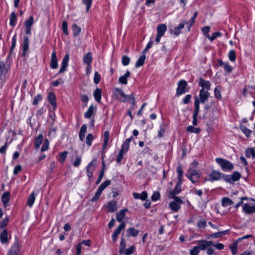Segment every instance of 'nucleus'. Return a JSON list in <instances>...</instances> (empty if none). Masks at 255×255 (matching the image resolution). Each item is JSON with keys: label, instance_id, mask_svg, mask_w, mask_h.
I'll list each match as a JSON object with an SVG mask.
<instances>
[{"label": "nucleus", "instance_id": "1", "mask_svg": "<svg viewBox=\"0 0 255 255\" xmlns=\"http://www.w3.org/2000/svg\"><path fill=\"white\" fill-rule=\"evenodd\" d=\"M216 162L224 171H230L234 169L233 164L229 161L222 158H216Z\"/></svg>", "mask_w": 255, "mask_h": 255}, {"label": "nucleus", "instance_id": "2", "mask_svg": "<svg viewBox=\"0 0 255 255\" xmlns=\"http://www.w3.org/2000/svg\"><path fill=\"white\" fill-rule=\"evenodd\" d=\"M241 177V174L237 172H234L232 175H223L222 179L225 180L227 182L230 183H233L236 181H238Z\"/></svg>", "mask_w": 255, "mask_h": 255}, {"label": "nucleus", "instance_id": "3", "mask_svg": "<svg viewBox=\"0 0 255 255\" xmlns=\"http://www.w3.org/2000/svg\"><path fill=\"white\" fill-rule=\"evenodd\" d=\"M177 88L176 89V95L178 96L182 94L185 93L186 92L188 91V90H186V88L187 87V82L184 80H181L179 81L177 83Z\"/></svg>", "mask_w": 255, "mask_h": 255}, {"label": "nucleus", "instance_id": "4", "mask_svg": "<svg viewBox=\"0 0 255 255\" xmlns=\"http://www.w3.org/2000/svg\"><path fill=\"white\" fill-rule=\"evenodd\" d=\"M197 14H198L197 12V11L195 12L193 14V16L192 17L191 19L189 20V21H188L186 20H183L182 22H181L179 24L178 27L180 29H182L184 28V25L185 24H187V27H188V31H190L191 26L193 25V24L195 22V20L196 18L197 17Z\"/></svg>", "mask_w": 255, "mask_h": 255}, {"label": "nucleus", "instance_id": "5", "mask_svg": "<svg viewBox=\"0 0 255 255\" xmlns=\"http://www.w3.org/2000/svg\"><path fill=\"white\" fill-rule=\"evenodd\" d=\"M170 198L174 199V201L169 204L170 208L174 212L178 211L180 208V204L183 202L182 200L179 197Z\"/></svg>", "mask_w": 255, "mask_h": 255}, {"label": "nucleus", "instance_id": "6", "mask_svg": "<svg viewBox=\"0 0 255 255\" xmlns=\"http://www.w3.org/2000/svg\"><path fill=\"white\" fill-rule=\"evenodd\" d=\"M223 174L217 170H213L208 175V178H205V181H210L213 182L216 180H219L221 178H222Z\"/></svg>", "mask_w": 255, "mask_h": 255}, {"label": "nucleus", "instance_id": "7", "mask_svg": "<svg viewBox=\"0 0 255 255\" xmlns=\"http://www.w3.org/2000/svg\"><path fill=\"white\" fill-rule=\"evenodd\" d=\"M182 181H178L175 187L168 193V198L177 197L176 195L179 194L181 190Z\"/></svg>", "mask_w": 255, "mask_h": 255}, {"label": "nucleus", "instance_id": "8", "mask_svg": "<svg viewBox=\"0 0 255 255\" xmlns=\"http://www.w3.org/2000/svg\"><path fill=\"white\" fill-rule=\"evenodd\" d=\"M188 174H190V175H187V176L190 178L193 183H195L196 180L200 177V173L197 170H192L191 167L189 169Z\"/></svg>", "mask_w": 255, "mask_h": 255}, {"label": "nucleus", "instance_id": "9", "mask_svg": "<svg viewBox=\"0 0 255 255\" xmlns=\"http://www.w3.org/2000/svg\"><path fill=\"white\" fill-rule=\"evenodd\" d=\"M210 95V94L208 91L201 89L199 93V103H205L208 100Z\"/></svg>", "mask_w": 255, "mask_h": 255}, {"label": "nucleus", "instance_id": "10", "mask_svg": "<svg viewBox=\"0 0 255 255\" xmlns=\"http://www.w3.org/2000/svg\"><path fill=\"white\" fill-rule=\"evenodd\" d=\"M198 84L199 86L202 87L201 89L206 90V91H207L210 90L211 85L210 82L204 80L202 77L200 78Z\"/></svg>", "mask_w": 255, "mask_h": 255}, {"label": "nucleus", "instance_id": "11", "mask_svg": "<svg viewBox=\"0 0 255 255\" xmlns=\"http://www.w3.org/2000/svg\"><path fill=\"white\" fill-rule=\"evenodd\" d=\"M212 242L211 241H208L206 240H200L198 242V247L200 250H205L207 247H209L212 245Z\"/></svg>", "mask_w": 255, "mask_h": 255}, {"label": "nucleus", "instance_id": "12", "mask_svg": "<svg viewBox=\"0 0 255 255\" xmlns=\"http://www.w3.org/2000/svg\"><path fill=\"white\" fill-rule=\"evenodd\" d=\"M69 60V54H67L65 55V56L64 57V58L62 60V66L59 71L58 74L63 73L66 70V68L68 65Z\"/></svg>", "mask_w": 255, "mask_h": 255}, {"label": "nucleus", "instance_id": "13", "mask_svg": "<svg viewBox=\"0 0 255 255\" xmlns=\"http://www.w3.org/2000/svg\"><path fill=\"white\" fill-rule=\"evenodd\" d=\"M0 241L2 244H7L9 243L8 235L6 229H4L0 234Z\"/></svg>", "mask_w": 255, "mask_h": 255}, {"label": "nucleus", "instance_id": "14", "mask_svg": "<svg viewBox=\"0 0 255 255\" xmlns=\"http://www.w3.org/2000/svg\"><path fill=\"white\" fill-rule=\"evenodd\" d=\"M57 59L56 52L53 51L51 54L50 60V67L52 69H56L58 67Z\"/></svg>", "mask_w": 255, "mask_h": 255}, {"label": "nucleus", "instance_id": "15", "mask_svg": "<svg viewBox=\"0 0 255 255\" xmlns=\"http://www.w3.org/2000/svg\"><path fill=\"white\" fill-rule=\"evenodd\" d=\"M92 61L93 58L91 52H88L84 56L83 61L88 65V69L91 68V63L92 62Z\"/></svg>", "mask_w": 255, "mask_h": 255}, {"label": "nucleus", "instance_id": "16", "mask_svg": "<svg viewBox=\"0 0 255 255\" xmlns=\"http://www.w3.org/2000/svg\"><path fill=\"white\" fill-rule=\"evenodd\" d=\"M243 211L247 214L255 213V205L250 206L248 204H245L243 206Z\"/></svg>", "mask_w": 255, "mask_h": 255}, {"label": "nucleus", "instance_id": "17", "mask_svg": "<svg viewBox=\"0 0 255 255\" xmlns=\"http://www.w3.org/2000/svg\"><path fill=\"white\" fill-rule=\"evenodd\" d=\"M133 196L135 199L145 200L147 197V193L146 191H143L141 194L135 192L133 193Z\"/></svg>", "mask_w": 255, "mask_h": 255}, {"label": "nucleus", "instance_id": "18", "mask_svg": "<svg viewBox=\"0 0 255 255\" xmlns=\"http://www.w3.org/2000/svg\"><path fill=\"white\" fill-rule=\"evenodd\" d=\"M29 39L28 37L24 36L23 38V45H22V56L25 55V53L27 51L29 48Z\"/></svg>", "mask_w": 255, "mask_h": 255}, {"label": "nucleus", "instance_id": "19", "mask_svg": "<svg viewBox=\"0 0 255 255\" xmlns=\"http://www.w3.org/2000/svg\"><path fill=\"white\" fill-rule=\"evenodd\" d=\"M128 209H125L121 210L116 215V219L119 222H122L125 217L126 212H127Z\"/></svg>", "mask_w": 255, "mask_h": 255}, {"label": "nucleus", "instance_id": "20", "mask_svg": "<svg viewBox=\"0 0 255 255\" xmlns=\"http://www.w3.org/2000/svg\"><path fill=\"white\" fill-rule=\"evenodd\" d=\"M108 212H114L117 210V202L115 201L110 202L107 205Z\"/></svg>", "mask_w": 255, "mask_h": 255}, {"label": "nucleus", "instance_id": "21", "mask_svg": "<svg viewBox=\"0 0 255 255\" xmlns=\"http://www.w3.org/2000/svg\"><path fill=\"white\" fill-rule=\"evenodd\" d=\"M167 29V26L165 24H160L157 27L158 35L163 36Z\"/></svg>", "mask_w": 255, "mask_h": 255}, {"label": "nucleus", "instance_id": "22", "mask_svg": "<svg viewBox=\"0 0 255 255\" xmlns=\"http://www.w3.org/2000/svg\"><path fill=\"white\" fill-rule=\"evenodd\" d=\"M132 139V136H131L130 138H127L124 143L122 144L121 150L125 151V152H127L129 149V144Z\"/></svg>", "mask_w": 255, "mask_h": 255}, {"label": "nucleus", "instance_id": "23", "mask_svg": "<svg viewBox=\"0 0 255 255\" xmlns=\"http://www.w3.org/2000/svg\"><path fill=\"white\" fill-rule=\"evenodd\" d=\"M18 250L19 246L17 242H16L11 247V249L9 251L8 255H18L17 252Z\"/></svg>", "mask_w": 255, "mask_h": 255}, {"label": "nucleus", "instance_id": "24", "mask_svg": "<svg viewBox=\"0 0 255 255\" xmlns=\"http://www.w3.org/2000/svg\"><path fill=\"white\" fill-rule=\"evenodd\" d=\"M10 193L8 192H5L2 195L1 201L5 207L9 201Z\"/></svg>", "mask_w": 255, "mask_h": 255}, {"label": "nucleus", "instance_id": "25", "mask_svg": "<svg viewBox=\"0 0 255 255\" xmlns=\"http://www.w3.org/2000/svg\"><path fill=\"white\" fill-rule=\"evenodd\" d=\"M94 97L95 100L97 102L100 103L102 97V90L98 88H96L94 92Z\"/></svg>", "mask_w": 255, "mask_h": 255}, {"label": "nucleus", "instance_id": "26", "mask_svg": "<svg viewBox=\"0 0 255 255\" xmlns=\"http://www.w3.org/2000/svg\"><path fill=\"white\" fill-rule=\"evenodd\" d=\"M130 76V72L129 71H127L126 74L121 76L119 79V81L120 83L126 85L128 83L127 78Z\"/></svg>", "mask_w": 255, "mask_h": 255}, {"label": "nucleus", "instance_id": "27", "mask_svg": "<svg viewBox=\"0 0 255 255\" xmlns=\"http://www.w3.org/2000/svg\"><path fill=\"white\" fill-rule=\"evenodd\" d=\"M48 99L51 105L53 106V108L55 109L56 107V97L54 94L53 93H50L48 94Z\"/></svg>", "mask_w": 255, "mask_h": 255}, {"label": "nucleus", "instance_id": "28", "mask_svg": "<svg viewBox=\"0 0 255 255\" xmlns=\"http://www.w3.org/2000/svg\"><path fill=\"white\" fill-rule=\"evenodd\" d=\"M73 34L74 37L77 36L81 31V28L76 23H74L72 26Z\"/></svg>", "mask_w": 255, "mask_h": 255}, {"label": "nucleus", "instance_id": "29", "mask_svg": "<svg viewBox=\"0 0 255 255\" xmlns=\"http://www.w3.org/2000/svg\"><path fill=\"white\" fill-rule=\"evenodd\" d=\"M43 140V136L42 134H39L35 139L34 147L35 149H38L40 145L41 144Z\"/></svg>", "mask_w": 255, "mask_h": 255}, {"label": "nucleus", "instance_id": "30", "mask_svg": "<svg viewBox=\"0 0 255 255\" xmlns=\"http://www.w3.org/2000/svg\"><path fill=\"white\" fill-rule=\"evenodd\" d=\"M35 200V194L34 192H32L27 198V204L30 207H32L33 205Z\"/></svg>", "mask_w": 255, "mask_h": 255}, {"label": "nucleus", "instance_id": "31", "mask_svg": "<svg viewBox=\"0 0 255 255\" xmlns=\"http://www.w3.org/2000/svg\"><path fill=\"white\" fill-rule=\"evenodd\" d=\"M87 126L85 125H84L82 126L80 132H79V138L81 141H83L85 136V133L87 132Z\"/></svg>", "mask_w": 255, "mask_h": 255}, {"label": "nucleus", "instance_id": "32", "mask_svg": "<svg viewBox=\"0 0 255 255\" xmlns=\"http://www.w3.org/2000/svg\"><path fill=\"white\" fill-rule=\"evenodd\" d=\"M128 236L136 237L139 233V231L135 229L134 228H129L127 230Z\"/></svg>", "mask_w": 255, "mask_h": 255}, {"label": "nucleus", "instance_id": "33", "mask_svg": "<svg viewBox=\"0 0 255 255\" xmlns=\"http://www.w3.org/2000/svg\"><path fill=\"white\" fill-rule=\"evenodd\" d=\"M97 163V160L96 159H94L92 160V161L86 167L87 172H93L95 169V165Z\"/></svg>", "mask_w": 255, "mask_h": 255}, {"label": "nucleus", "instance_id": "34", "mask_svg": "<svg viewBox=\"0 0 255 255\" xmlns=\"http://www.w3.org/2000/svg\"><path fill=\"white\" fill-rule=\"evenodd\" d=\"M199 100L197 97L196 98L195 100L194 106L195 109L193 112V116L197 117L198 113L199 112L200 108H199Z\"/></svg>", "mask_w": 255, "mask_h": 255}, {"label": "nucleus", "instance_id": "35", "mask_svg": "<svg viewBox=\"0 0 255 255\" xmlns=\"http://www.w3.org/2000/svg\"><path fill=\"white\" fill-rule=\"evenodd\" d=\"M146 58V56L144 54L142 55L141 56H140L138 59L137 60V61L135 63V67L136 68H138L140 66H141L143 65L145 60Z\"/></svg>", "mask_w": 255, "mask_h": 255}, {"label": "nucleus", "instance_id": "36", "mask_svg": "<svg viewBox=\"0 0 255 255\" xmlns=\"http://www.w3.org/2000/svg\"><path fill=\"white\" fill-rule=\"evenodd\" d=\"M221 90V87L220 86H217L214 89L215 97L218 100H220L222 99Z\"/></svg>", "mask_w": 255, "mask_h": 255}, {"label": "nucleus", "instance_id": "37", "mask_svg": "<svg viewBox=\"0 0 255 255\" xmlns=\"http://www.w3.org/2000/svg\"><path fill=\"white\" fill-rule=\"evenodd\" d=\"M111 183V181L109 180H107L102 183L100 186L99 187L97 191H98L101 193H102L103 191Z\"/></svg>", "mask_w": 255, "mask_h": 255}, {"label": "nucleus", "instance_id": "38", "mask_svg": "<svg viewBox=\"0 0 255 255\" xmlns=\"http://www.w3.org/2000/svg\"><path fill=\"white\" fill-rule=\"evenodd\" d=\"M16 40H17L16 35L15 34L12 37V38L11 46V47H10L9 54V55H8V56L7 57V59H8L10 57V55L12 53L13 49H14V48L15 47V45H16Z\"/></svg>", "mask_w": 255, "mask_h": 255}, {"label": "nucleus", "instance_id": "39", "mask_svg": "<svg viewBox=\"0 0 255 255\" xmlns=\"http://www.w3.org/2000/svg\"><path fill=\"white\" fill-rule=\"evenodd\" d=\"M240 129L246 135L247 137H249L252 133V131L251 130L248 129L245 126L241 125L240 127Z\"/></svg>", "mask_w": 255, "mask_h": 255}, {"label": "nucleus", "instance_id": "40", "mask_svg": "<svg viewBox=\"0 0 255 255\" xmlns=\"http://www.w3.org/2000/svg\"><path fill=\"white\" fill-rule=\"evenodd\" d=\"M233 201L228 197H224L222 200V205L223 207H227L229 205H232Z\"/></svg>", "mask_w": 255, "mask_h": 255}, {"label": "nucleus", "instance_id": "41", "mask_svg": "<svg viewBox=\"0 0 255 255\" xmlns=\"http://www.w3.org/2000/svg\"><path fill=\"white\" fill-rule=\"evenodd\" d=\"M95 108L93 105H91L89 108L88 111L85 113V117L87 119H90L94 113Z\"/></svg>", "mask_w": 255, "mask_h": 255}, {"label": "nucleus", "instance_id": "42", "mask_svg": "<svg viewBox=\"0 0 255 255\" xmlns=\"http://www.w3.org/2000/svg\"><path fill=\"white\" fill-rule=\"evenodd\" d=\"M229 230L224 231L222 232H219L217 233H215L210 235V237L212 238H217L218 237H222L224 235H225L227 234Z\"/></svg>", "mask_w": 255, "mask_h": 255}, {"label": "nucleus", "instance_id": "43", "mask_svg": "<svg viewBox=\"0 0 255 255\" xmlns=\"http://www.w3.org/2000/svg\"><path fill=\"white\" fill-rule=\"evenodd\" d=\"M246 156L247 157L249 158L251 156L253 159L255 158V151L253 148H248L246 151Z\"/></svg>", "mask_w": 255, "mask_h": 255}, {"label": "nucleus", "instance_id": "44", "mask_svg": "<svg viewBox=\"0 0 255 255\" xmlns=\"http://www.w3.org/2000/svg\"><path fill=\"white\" fill-rule=\"evenodd\" d=\"M109 135H110L109 131L108 130H106L104 133L103 149H104L106 147V146L108 144L109 139Z\"/></svg>", "mask_w": 255, "mask_h": 255}, {"label": "nucleus", "instance_id": "45", "mask_svg": "<svg viewBox=\"0 0 255 255\" xmlns=\"http://www.w3.org/2000/svg\"><path fill=\"white\" fill-rule=\"evenodd\" d=\"M229 248L232 251L233 255H235L238 252V242H234L229 246Z\"/></svg>", "mask_w": 255, "mask_h": 255}, {"label": "nucleus", "instance_id": "46", "mask_svg": "<svg viewBox=\"0 0 255 255\" xmlns=\"http://www.w3.org/2000/svg\"><path fill=\"white\" fill-rule=\"evenodd\" d=\"M187 131L190 132H194L196 133H198L201 131V128H194L192 126H189L187 128Z\"/></svg>", "mask_w": 255, "mask_h": 255}, {"label": "nucleus", "instance_id": "47", "mask_svg": "<svg viewBox=\"0 0 255 255\" xmlns=\"http://www.w3.org/2000/svg\"><path fill=\"white\" fill-rule=\"evenodd\" d=\"M114 93L115 95L117 98H118V97L119 96H121L123 98L125 96V94L124 93V91L121 89H119V88H115L114 89Z\"/></svg>", "mask_w": 255, "mask_h": 255}, {"label": "nucleus", "instance_id": "48", "mask_svg": "<svg viewBox=\"0 0 255 255\" xmlns=\"http://www.w3.org/2000/svg\"><path fill=\"white\" fill-rule=\"evenodd\" d=\"M10 22L9 24L11 26H14L15 24L16 20V15L15 12H13L10 14Z\"/></svg>", "mask_w": 255, "mask_h": 255}, {"label": "nucleus", "instance_id": "49", "mask_svg": "<svg viewBox=\"0 0 255 255\" xmlns=\"http://www.w3.org/2000/svg\"><path fill=\"white\" fill-rule=\"evenodd\" d=\"M34 22V19L33 16H30L29 18L26 19L25 21V27H31L32 25Z\"/></svg>", "mask_w": 255, "mask_h": 255}, {"label": "nucleus", "instance_id": "50", "mask_svg": "<svg viewBox=\"0 0 255 255\" xmlns=\"http://www.w3.org/2000/svg\"><path fill=\"white\" fill-rule=\"evenodd\" d=\"M8 68L6 67L4 62L0 60V71L3 73H7Z\"/></svg>", "mask_w": 255, "mask_h": 255}, {"label": "nucleus", "instance_id": "51", "mask_svg": "<svg viewBox=\"0 0 255 255\" xmlns=\"http://www.w3.org/2000/svg\"><path fill=\"white\" fill-rule=\"evenodd\" d=\"M177 172L178 173V181H182L183 177V170L181 166H178L177 167Z\"/></svg>", "mask_w": 255, "mask_h": 255}, {"label": "nucleus", "instance_id": "52", "mask_svg": "<svg viewBox=\"0 0 255 255\" xmlns=\"http://www.w3.org/2000/svg\"><path fill=\"white\" fill-rule=\"evenodd\" d=\"M126 227L125 222H122L118 227V228L115 230L114 233L118 234V235L120 234L121 231L125 229Z\"/></svg>", "mask_w": 255, "mask_h": 255}, {"label": "nucleus", "instance_id": "53", "mask_svg": "<svg viewBox=\"0 0 255 255\" xmlns=\"http://www.w3.org/2000/svg\"><path fill=\"white\" fill-rule=\"evenodd\" d=\"M229 58L232 62H234L236 60V53L234 50H230L228 54Z\"/></svg>", "mask_w": 255, "mask_h": 255}, {"label": "nucleus", "instance_id": "54", "mask_svg": "<svg viewBox=\"0 0 255 255\" xmlns=\"http://www.w3.org/2000/svg\"><path fill=\"white\" fill-rule=\"evenodd\" d=\"M94 139V136L92 133H89L86 137V143L88 146L92 145V141Z\"/></svg>", "mask_w": 255, "mask_h": 255}, {"label": "nucleus", "instance_id": "55", "mask_svg": "<svg viewBox=\"0 0 255 255\" xmlns=\"http://www.w3.org/2000/svg\"><path fill=\"white\" fill-rule=\"evenodd\" d=\"M68 154V152L66 151H65L64 152H61L59 153V161L61 163L63 162Z\"/></svg>", "mask_w": 255, "mask_h": 255}, {"label": "nucleus", "instance_id": "56", "mask_svg": "<svg viewBox=\"0 0 255 255\" xmlns=\"http://www.w3.org/2000/svg\"><path fill=\"white\" fill-rule=\"evenodd\" d=\"M126 248V242L124 238L122 239L121 242L120 243V253L121 254H123L124 253V250Z\"/></svg>", "mask_w": 255, "mask_h": 255}, {"label": "nucleus", "instance_id": "57", "mask_svg": "<svg viewBox=\"0 0 255 255\" xmlns=\"http://www.w3.org/2000/svg\"><path fill=\"white\" fill-rule=\"evenodd\" d=\"M130 59L128 56H127L126 55H124L122 57V64L124 66H127L129 64V63L130 62Z\"/></svg>", "mask_w": 255, "mask_h": 255}, {"label": "nucleus", "instance_id": "58", "mask_svg": "<svg viewBox=\"0 0 255 255\" xmlns=\"http://www.w3.org/2000/svg\"><path fill=\"white\" fill-rule=\"evenodd\" d=\"M199 252V248L197 246L194 247L192 250L190 251V254L191 255H198Z\"/></svg>", "mask_w": 255, "mask_h": 255}, {"label": "nucleus", "instance_id": "59", "mask_svg": "<svg viewBox=\"0 0 255 255\" xmlns=\"http://www.w3.org/2000/svg\"><path fill=\"white\" fill-rule=\"evenodd\" d=\"M62 30L63 31V32L64 33V34H65L66 35H68V24H67V22L66 21H63L62 22Z\"/></svg>", "mask_w": 255, "mask_h": 255}, {"label": "nucleus", "instance_id": "60", "mask_svg": "<svg viewBox=\"0 0 255 255\" xmlns=\"http://www.w3.org/2000/svg\"><path fill=\"white\" fill-rule=\"evenodd\" d=\"M221 35V33L220 32H216L213 33L211 36H208V38L211 41H213L218 37H219Z\"/></svg>", "mask_w": 255, "mask_h": 255}, {"label": "nucleus", "instance_id": "61", "mask_svg": "<svg viewBox=\"0 0 255 255\" xmlns=\"http://www.w3.org/2000/svg\"><path fill=\"white\" fill-rule=\"evenodd\" d=\"M92 0H82V2L86 5V10L88 12L91 7Z\"/></svg>", "mask_w": 255, "mask_h": 255}, {"label": "nucleus", "instance_id": "62", "mask_svg": "<svg viewBox=\"0 0 255 255\" xmlns=\"http://www.w3.org/2000/svg\"><path fill=\"white\" fill-rule=\"evenodd\" d=\"M125 153V151H124L122 150H120V151L118 155L117 158L116 159V161L118 163H121V162L123 159V155Z\"/></svg>", "mask_w": 255, "mask_h": 255}, {"label": "nucleus", "instance_id": "63", "mask_svg": "<svg viewBox=\"0 0 255 255\" xmlns=\"http://www.w3.org/2000/svg\"><path fill=\"white\" fill-rule=\"evenodd\" d=\"M135 247L132 246L125 251V255H131L134 251Z\"/></svg>", "mask_w": 255, "mask_h": 255}, {"label": "nucleus", "instance_id": "64", "mask_svg": "<svg viewBox=\"0 0 255 255\" xmlns=\"http://www.w3.org/2000/svg\"><path fill=\"white\" fill-rule=\"evenodd\" d=\"M101 79V76L99 74V73L98 72H96L95 73L94 78V81L95 84H98Z\"/></svg>", "mask_w": 255, "mask_h": 255}]
</instances>
